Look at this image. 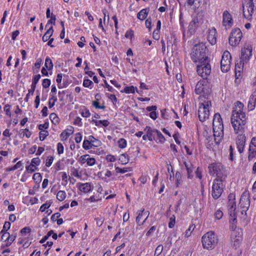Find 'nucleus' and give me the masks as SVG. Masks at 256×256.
<instances>
[{
  "label": "nucleus",
  "instance_id": "nucleus-12",
  "mask_svg": "<svg viewBox=\"0 0 256 256\" xmlns=\"http://www.w3.org/2000/svg\"><path fill=\"white\" fill-rule=\"evenodd\" d=\"M242 37V34L238 28L232 30L229 38V43L232 46H236L240 44Z\"/></svg>",
  "mask_w": 256,
  "mask_h": 256
},
{
  "label": "nucleus",
  "instance_id": "nucleus-52",
  "mask_svg": "<svg viewBox=\"0 0 256 256\" xmlns=\"http://www.w3.org/2000/svg\"><path fill=\"white\" fill-rule=\"evenodd\" d=\"M163 246L162 244L158 245L154 252V256H158L160 254L163 250Z\"/></svg>",
  "mask_w": 256,
  "mask_h": 256
},
{
  "label": "nucleus",
  "instance_id": "nucleus-28",
  "mask_svg": "<svg viewBox=\"0 0 256 256\" xmlns=\"http://www.w3.org/2000/svg\"><path fill=\"white\" fill-rule=\"evenodd\" d=\"M157 109V107L156 106H148L146 108V110L148 112H150V116L151 118L154 120L157 118V114L156 113V110Z\"/></svg>",
  "mask_w": 256,
  "mask_h": 256
},
{
  "label": "nucleus",
  "instance_id": "nucleus-48",
  "mask_svg": "<svg viewBox=\"0 0 256 256\" xmlns=\"http://www.w3.org/2000/svg\"><path fill=\"white\" fill-rule=\"evenodd\" d=\"M176 224V216L174 215H172L170 218V222H168V228H173Z\"/></svg>",
  "mask_w": 256,
  "mask_h": 256
},
{
  "label": "nucleus",
  "instance_id": "nucleus-61",
  "mask_svg": "<svg viewBox=\"0 0 256 256\" xmlns=\"http://www.w3.org/2000/svg\"><path fill=\"white\" fill-rule=\"evenodd\" d=\"M50 84V79L45 78L43 80L42 85L44 88H49Z\"/></svg>",
  "mask_w": 256,
  "mask_h": 256
},
{
  "label": "nucleus",
  "instance_id": "nucleus-43",
  "mask_svg": "<svg viewBox=\"0 0 256 256\" xmlns=\"http://www.w3.org/2000/svg\"><path fill=\"white\" fill-rule=\"evenodd\" d=\"M36 87L31 86V88L28 90V92L26 95V98H24V100L26 102L28 101L29 97L30 96H32L34 94V92L35 90Z\"/></svg>",
  "mask_w": 256,
  "mask_h": 256
},
{
  "label": "nucleus",
  "instance_id": "nucleus-35",
  "mask_svg": "<svg viewBox=\"0 0 256 256\" xmlns=\"http://www.w3.org/2000/svg\"><path fill=\"white\" fill-rule=\"evenodd\" d=\"M49 117L53 124L56 125L60 122V118L56 113L50 114Z\"/></svg>",
  "mask_w": 256,
  "mask_h": 256
},
{
  "label": "nucleus",
  "instance_id": "nucleus-19",
  "mask_svg": "<svg viewBox=\"0 0 256 256\" xmlns=\"http://www.w3.org/2000/svg\"><path fill=\"white\" fill-rule=\"evenodd\" d=\"M256 156V136L252 138L248 148V160H252Z\"/></svg>",
  "mask_w": 256,
  "mask_h": 256
},
{
  "label": "nucleus",
  "instance_id": "nucleus-14",
  "mask_svg": "<svg viewBox=\"0 0 256 256\" xmlns=\"http://www.w3.org/2000/svg\"><path fill=\"white\" fill-rule=\"evenodd\" d=\"M252 55V46L250 44H246L241 50L242 62H248Z\"/></svg>",
  "mask_w": 256,
  "mask_h": 256
},
{
  "label": "nucleus",
  "instance_id": "nucleus-49",
  "mask_svg": "<svg viewBox=\"0 0 256 256\" xmlns=\"http://www.w3.org/2000/svg\"><path fill=\"white\" fill-rule=\"evenodd\" d=\"M48 135V132L47 130L40 131L39 133V138L40 140H44Z\"/></svg>",
  "mask_w": 256,
  "mask_h": 256
},
{
  "label": "nucleus",
  "instance_id": "nucleus-53",
  "mask_svg": "<svg viewBox=\"0 0 256 256\" xmlns=\"http://www.w3.org/2000/svg\"><path fill=\"white\" fill-rule=\"evenodd\" d=\"M160 142L164 143L165 142V138L162 134L158 130L156 132V134Z\"/></svg>",
  "mask_w": 256,
  "mask_h": 256
},
{
  "label": "nucleus",
  "instance_id": "nucleus-40",
  "mask_svg": "<svg viewBox=\"0 0 256 256\" xmlns=\"http://www.w3.org/2000/svg\"><path fill=\"white\" fill-rule=\"evenodd\" d=\"M11 108L12 106L8 104H6L4 108V110L6 114L10 118L12 116Z\"/></svg>",
  "mask_w": 256,
  "mask_h": 256
},
{
  "label": "nucleus",
  "instance_id": "nucleus-10",
  "mask_svg": "<svg viewBox=\"0 0 256 256\" xmlns=\"http://www.w3.org/2000/svg\"><path fill=\"white\" fill-rule=\"evenodd\" d=\"M211 106V102L209 100L200 103L198 110V118L200 121L204 122L208 118Z\"/></svg>",
  "mask_w": 256,
  "mask_h": 256
},
{
  "label": "nucleus",
  "instance_id": "nucleus-15",
  "mask_svg": "<svg viewBox=\"0 0 256 256\" xmlns=\"http://www.w3.org/2000/svg\"><path fill=\"white\" fill-rule=\"evenodd\" d=\"M228 212L229 214L234 216V212L236 210V195L234 193H230L228 196Z\"/></svg>",
  "mask_w": 256,
  "mask_h": 256
},
{
  "label": "nucleus",
  "instance_id": "nucleus-21",
  "mask_svg": "<svg viewBox=\"0 0 256 256\" xmlns=\"http://www.w3.org/2000/svg\"><path fill=\"white\" fill-rule=\"evenodd\" d=\"M150 212L148 211L144 212L142 210L138 216L136 218V222L139 225H142L147 220Z\"/></svg>",
  "mask_w": 256,
  "mask_h": 256
},
{
  "label": "nucleus",
  "instance_id": "nucleus-33",
  "mask_svg": "<svg viewBox=\"0 0 256 256\" xmlns=\"http://www.w3.org/2000/svg\"><path fill=\"white\" fill-rule=\"evenodd\" d=\"M99 98L100 95L98 94H96L95 95V98L96 100L92 102V106H94L96 108L104 110L105 108V106L104 105H102V106H100L98 102Z\"/></svg>",
  "mask_w": 256,
  "mask_h": 256
},
{
  "label": "nucleus",
  "instance_id": "nucleus-3",
  "mask_svg": "<svg viewBox=\"0 0 256 256\" xmlns=\"http://www.w3.org/2000/svg\"><path fill=\"white\" fill-rule=\"evenodd\" d=\"M202 23L203 20L202 16L198 14L196 16L193 18L190 22L188 26V32L186 34L184 28V24L182 22H180V24L181 28L182 29L183 36L184 38L186 36L188 38L190 37L195 33L197 28L200 26Z\"/></svg>",
  "mask_w": 256,
  "mask_h": 256
},
{
  "label": "nucleus",
  "instance_id": "nucleus-51",
  "mask_svg": "<svg viewBox=\"0 0 256 256\" xmlns=\"http://www.w3.org/2000/svg\"><path fill=\"white\" fill-rule=\"evenodd\" d=\"M16 238V236L15 235H10L8 234V238H6V240H7V244L6 246H10L12 243L15 240Z\"/></svg>",
  "mask_w": 256,
  "mask_h": 256
},
{
  "label": "nucleus",
  "instance_id": "nucleus-23",
  "mask_svg": "<svg viewBox=\"0 0 256 256\" xmlns=\"http://www.w3.org/2000/svg\"><path fill=\"white\" fill-rule=\"evenodd\" d=\"M216 31L214 28L210 30L208 35V40L212 44H214L216 42Z\"/></svg>",
  "mask_w": 256,
  "mask_h": 256
},
{
  "label": "nucleus",
  "instance_id": "nucleus-24",
  "mask_svg": "<svg viewBox=\"0 0 256 256\" xmlns=\"http://www.w3.org/2000/svg\"><path fill=\"white\" fill-rule=\"evenodd\" d=\"M74 128L70 126L69 128L66 129L60 134V136L62 141L66 140L68 138L73 134Z\"/></svg>",
  "mask_w": 256,
  "mask_h": 256
},
{
  "label": "nucleus",
  "instance_id": "nucleus-2",
  "mask_svg": "<svg viewBox=\"0 0 256 256\" xmlns=\"http://www.w3.org/2000/svg\"><path fill=\"white\" fill-rule=\"evenodd\" d=\"M212 126L214 141L218 144L224 136V125L220 114L216 113L214 115Z\"/></svg>",
  "mask_w": 256,
  "mask_h": 256
},
{
  "label": "nucleus",
  "instance_id": "nucleus-64",
  "mask_svg": "<svg viewBox=\"0 0 256 256\" xmlns=\"http://www.w3.org/2000/svg\"><path fill=\"white\" fill-rule=\"evenodd\" d=\"M80 114L84 118H88L90 116V112L88 109H85L84 110H82Z\"/></svg>",
  "mask_w": 256,
  "mask_h": 256
},
{
  "label": "nucleus",
  "instance_id": "nucleus-56",
  "mask_svg": "<svg viewBox=\"0 0 256 256\" xmlns=\"http://www.w3.org/2000/svg\"><path fill=\"white\" fill-rule=\"evenodd\" d=\"M64 147L62 144L60 142H58L57 144V152L58 154H61L64 153Z\"/></svg>",
  "mask_w": 256,
  "mask_h": 256
},
{
  "label": "nucleus",
  "instance_id": "nucleus-60",
  "mask_svg": "<svg viewBox=\"0 0 256 256\" xmlns=\"http://www.w3.org/2000/svg\"><path fill=\"white\" fill-rule=\"evenodd\" d=\"M223 216V212L222 210H218L214 213V218L216 220H220Z\"/></svg>",
  "mask_w": 256,
  "mask_h": 256
},
{
  "label": "nucleus",
  "instance_id": "nucleus-58",
  "mask_svg": "<svg viewBox=\"0 0 256 256\" xmlns=\"http://www.w3.org/2000/svg\"><path fill=\"white\" fill-rule=\"evenodd\" d=\"M106 96L114 104L117 102V98L114 94H106Z\"/></svg>",
  "mask_w": 256,
  "mask_h": 256
},
{
  "label": "nucleus",
  "instance_id": "nucleus-36",
  "mask_svg": "<svg viewBox=\"0 0 256 256\" xmlns=\"http://www.w3.org/2000/svg\"><path fill=\"white\" fill-rule=\"evenodd\" d=\"M66 198V193L64 190H59L56 194V198L62 202Z\"/></svg>",
  "mask_w": 256,
  "mask_h": 256
},
{
  "label": "nucleus",
  "instance_id": "nucleus-27",
  "mask_svg": "<svg viewBox=\"0 0 256 256\" xmlns=\"http://www.w3.org/2000/svg\"><path fill=\"white\" fill-rule=\"evenodd\" d=\"M184 164L187 171L188 178H192L193 177V175L192 174L194 170L193 165L191 162H184Z\"/></svg>",
  "mask_w": 256,
  "mask_h": 256
},
{
  "label": "nucleus",
  "instance_id": "nucleus-20",
  "mask_svg": "<svg viewBox=\"0 0 256 256\" xmlns=\"http://www.w3.org/2000/svg\"><path fill=\"white\" fill-rule=\"evenodd\" d=\"M232 246L235 249L239 248L242 240V237L240 235H237L236 232H234L231 235Z\"/></svg>",
  "mask_w": 256,
  "mask_h": 256
},
{
  "label": "nucleus",
  "instance_id": "nucleus-9",
  "mask_svg": "<svg viewBox=\"0 0 256 256\" xmlns=\"http://www.w3.org/2000/svg\"><path fill=\"white\" fill-rule=\"evenodd\" d=\"M197 72L203 79L206 80L211 72V66L210 64V59L206 58L197 65Z\"/></svg>",
  "mask_w": 256,
  "mask_h": 256
},
{
  "label": "nucleus",
  "instance_id": "nucleus-4",
  "mask_svg": "<svg viewBox=\"0 0 256 256\" xmlns=\"http://www.w3.org/2000/svg\"><path fill=\"white\" fill-rule=\"evenodd\" d=\"M206 47L202 44H196L192 49L190 58L194 62L200 63L208 58L206 56Z\"/></svg>",
  "mask_w": 256,
  "mask_h": 256
},
{
  "label": "nucleus",
  "instance_id": "nucleus-17",
  "mask_svg": "<svg viewBox=\"0 0 256 256\" xmlns=\"http://www.w3.org/2000/svg\"><path fill=\"white\" fill-rule=\"evenodd\" d=\"M222 25L226 29L230 28L233 24L232 16L228 10H225L222 14Z\"/></svg>",
  "mask_w": 256,
  "mask_h": 256
},
{
  "label": "nucleus",
  "instance_id": "nucleus-30",
  "mask_svg": "<svg viewBox=\"0 0 256 256\" xmlns=\"http://www.w3.org/2000/svg\"><path fill=\"white\" fill-rule=\"evenodd\" d=\"M144 130L146 131V134L149 136V140L152 141L158 130H152L150 126H146Z\"/></svg>",
  "mask_w": 256,
  "mask_h": 256
},
{
  "label": "nucleus",
  "instance_id": "nucleus-46",
  "mask_svg": "<svg viewBox=\"0 0 256 256\" xmlns=\"http://www.w3.org/2000/svg\"><path fill=\"white\" fill-rule=\"evenodd\" d=\"M52 204L50 201H47L45 204H43L40 208V210L42 212H44L45 210L48 208Z\"/></svg>",
  "mask_w": 256,
  "mask_h": 256
},
{
  "label": "nucleus",
  "instance_id": "nucleus-11",
  "mask_svg": "<svg viewBox=\"0 0 256 256\" xmlns=\"http://www.w3.org/2000/svg\"><path fill=\"white\" fill-rule=\"evenodd\" d=\"M240 206L242 208V214L246 216V211L250 206V194L247 190H245L242 194L240 200Z\"/></svg>",
  "mask_w": 256,
  "mask_h": 256
},
{
  "label": "nucleus",
  "instance_id": "nucleus-59",
  "mask_svg": "<svg viewBox=\"0 0 256 256\" xmlns=\"http://www.w3.org/2000/svg\"><path fill=\"white\" fill-rule=\"evenodd\" d=\"M10 225L11 224L10 222H6L3 226L2 230L1 231V233L4 232H7L8 230L10 228Z\"/></svg>",
  "mask_w": 256,
  "mask_h": 256
},
{
  "label": "nucleus",
  "instance_id": "nucleus-45",
  "mask_svg": "<svg viewBox=\"0 0 256 256\" xmlns=\"http://www.w3.org/2000/svg\"><path fill=\"white\" fill-rule=\"evenodd\" d=\"M175 176L176 180V186H178L179 185L181 184L182 182L181 174L179 172H176V173Z\"/></svg>",
  "mask_w": 256,
  "mask_h": 256
},
{
  "label": "nucleus",
  "instance_id": "nucleus-31",
  "mask_svg": "<svg viewBox=\"0 0 256 256\" xmlns=\"http://www.w3.org/2000/svg\"><path fill=\"white\" fill-rule=\"evenodd\" d=\"M88 138L90 140V142L91 143V145L92 146V147H98L102 144V142L100 140L92 136H88Z\"/></svg>",
  "mask_w": 256,
  "mask_h": 256
},
{
  "label": "nucleus",
  "instance_id": "nucleus-55",
  "mask_svg": "<svg viewBox=\"0 0 256 256\" xmlns=\"http://www.w3.org/2000/svg\"><path fill=\"white\" fill-rule=\"evenodd\" d=\"M54 158L52 156H48L46 160V166L47 167H50L53 162Z\"/></svg>",
  "mask_w": 256,
  "mask_h": 256
},
{
  "label": "nucleus",
  "instance_id": "nucleus-44",
  "mask_svg": "<svg viewBox=\"0 0 256 256\" xmlns=\"http://www.w3.org/2000/svg\"><path fill=\"white\" fill-rule=\"evenodd\" d=\"M23 131L20 134L21 138H23L26 136L27 138H29L32 135V132L29 130L28 128H25L24 130H22Z\"/></svg>",
  "mask_w": 256,
  "mask_h": 256
},
{
  "label": "nucleus",
  "instance_id": "nucleus-1",
  "mask_svg": "<svg viewBox=\"0 0 256 256\" xmlns=\"http://www.w3.org/2000/svg\"><path fill=\"white\" fill-rule=\"evenodd\" d=\"M244 104L240 102H236L231 117V124L236 134L244 132L246 118L243 112Z\"/></svg>",
  "mask_w": 256,
  "mask_h": 256
},
{
  "label": "nucleus",
  "instance_id": "nucleus-41",
  "mask_svg": "<svg viewBox=\"0 0 256 256\" xmlns=\"http://www.w3.org/2000/svg\"><path fill=\"white\" fill-rule=\"evenodd\" d=\"M32 178L36 184H39L42 180V176L40 173L37 172L33 175Z\"/></svg>",
  "mask_w": 256,
  "mask_h": 256
},
{
  "label": "nucleus",
  "instance_id": "nucleus-5",
  "mask_svg": "<svg viewBox=\"0 0 256 256\" xmlns=\"http://www.w3.org/2000/svg\"><path fill=\"white\" fill-rule=\"evenodd\" d=\"M218 238L214 233L212 231L205 234L202 237V242L204 248L213 249L218 242Z\"/></svg>",
  "mask_w": 256,
  "mask_h": 256
},
{
  "label": "nucleus",
  "instance_id": "nucleus-50",
  "mask_svg": "<svg viewBox=\"0 0 256 256\" xmlns=\"http://www.w3.org/2000/svg\"><path fill=\"white\" fill-rule=\"evenodd\" d=\"M120 148H124L126 146V141L124 138H120L118 142Z\"/></svg>",
  "mask_w": 256,
  "mask_h": 256
},
{
  "label": "nucleus",
  "instance_id": "nucleus-7",
  "mask_svg": "<svg viewBox=\"0 0 256 256\" xmlns=\"http://www.w3.org/2000/svg\"><path fill=\"white\" fill-rule=\"evenodd\" d=\"M210 92V88L207 80L203 79L198 81L196 86L195 92L197 94H200L202 100V98H206L208 96Z\"/></svg>",
  "mask_w": 256,
  "mask_h": 256
},
{
  "label": "nucleus",
  "instance_id": "nucleus-39",
  "mask_svg": "<svg viewBox=\"0 0 256 256\" xmlns=\"http://www.w3.org/2000/svg\"><path fill=\"white\" fill-rule=\"evenodd\" d=\"M136 89V88H135L133 86H126L124 90V92H126V94H134L135 92V90Z\"/></svg>",
  "mask_w": 256,
  "mask_h": 256
},
{
  "label": "nucleus",
  "instance_id": "nucleus-8",
  "mask_svg": "<svg viewBox=\"0 0 256 256\" xmlns=\"http://www.w3.org/2000/svg\"><path fill=\"white\" fill-rule=\"evenodd\" d=\"M225 179H214L212 182V197L217 200L222 195L225 186L224 182Z\"/></svg>",
  "mask_w": 256,
  "mask_h": 256
},
{
  "label": "nucleus",
  "instance_id": "nucleus-16",
  "mask_svg": "<svg viewBox=\"0 0 256 256\" xmlns=\"http://www.w3.org/2000/svg\"><path fill=\"white\" fill-rule=\"evenodd\" d=\"M236 138V144L240 154H242L246 144V136L244 132L238 133Z\"/></svg>",
  "mask_w": 256,
  "mask_h": 256
},
{
  "label": "nucleus",
  "instance_id": "nucleus-26",
  "mask_svg": "<svg viewBox=\"0 0 256 256\" xmlns=\"http://www.w3.org/2000/svg\"><path fill=\"white\" fill-rule=\"evenodd\" d=\"M230 218V228L234 230L236 228L237 224V212H234V216L229 214Z\"/></svg>",
  "mask_w": 256,
  "mask_h": 256
},
{
  "label": "nucleus",
  "instance_id": "nucleus-25",
  "mask_svg": "<svg viewBox=\"0 0 256 256\" xmlns=\"http://www.w3.org/2000/svg\"><path fill=\"white\" fill-rule=\"evenodd\" d=\"M78 188L81 192L87 193L92 191V186L91 184L88 182L79 184Z\"/></svg>",
  "mask_w": 256,
  "mask_h": 256
},
{
  "label": "nucleus",
  "instance_id": "nucleus-32",
  "mask_svg": "<svg viewBox=\"0 0 256 256\" xmlns=\"http://www.w3.org/2000/svg\"><path fill=\"white\" fill-rule=\"evenodd\" d=\"M54 32V30L52 26L49 28L46 32L42 36V40L44 42H47L52 36Z\"/></svg>",
  "mask_w": 256,
  "mask_h": 256
},
{
  "label": "nucleus",
  "instance_id": "nucleus-54",
  "mask_svg": "<svg viewBox=\"0 0 256 256\" xmlns=\"http://www.w3.org/2000/svg\"><path fill=\"white\" fill-rule=\"evenodd\" d=\"M40 74L35 75L34 77V78L32 81V84L31 86H34L36 88V85L38 82V80L40 78Z\"/></svg>",
  "mask_w": 256,
  "mask_h": 256
},
{
  "label": "nucleus",
  "instance_id": "nucleus-34",
  "mask_svg": "<svg viewBox=\"0 0 256 256\" xmlns=\"http://www.w3.org/2000/svg\"><path fill=\"white\" fill-rule=\"evenodd\" d=\"M53 66L54 65L52 60L48 56H47L45 60L44 66V67L46 68L48 70H50L53 68Z\"/></svg>",
  "mask_w": 256,
  "mask_h": 256
},
{
  "label": "nucleus",
  "instance_id": "nucleus-37",
  "mask_svg": "<svg viewBox=\"0 0 256 256\" xmlns=\"http://www.w3.org/2000/svg\"><path fill=\"white\" fill-rule=\"evenodd\" d=\"M56 101H57V98H56V96L51 94V97L49 98V100H48L49 108H52L55 105V103Z\"/></svg>",
  "mask_w": 256,
  "mask_h": 256
},
{
  "label": "nucleus",
  "instance_id": "nucleus-13",
  "mask_svg": "<svg viewBox=\"0 0 256 256\" xmlns=\"http://www.w3.org/2000/svg\"><path fill=\"white\" fill-rule=\"evenodd\" d=\"M232 56L229 52L226 50L222 56L220 67L222 72H228L230 67Z\"/></svg>",
  "mask_w": 256,
  "mask_h": 256
},
{
  "label": "nucleus",
  "instance_id": "nucleus-22",
  "mask_svg": "<svg viewBox=\"0 0 256 256\" xmlns=\"http://www.w3.org/2000/svg\"><path fill=\"white\" fill-rule=\"evenodd\" d=\"M256 90H254L250 97L248 104V108L249 110H252L256 107Z\"/></svg>",
  "mask_w": 256,
  "mask_h": 256
},
{
  "label": "nucleus",
  "instance_id": "nucleus-62",
  "mask_svg": "<svg viewBox=\"0 0 256 256\" xmlns=\"http://www.w3.org/2000/svg\"><path fill=\"white\" fill-rule=\"evenodd\" d=\"M36 170V168L34 164H30V165L26 166V170L28 172L32 173L34 172Z\"/></svg>",
  "mask_w": 256,
  "mask_h": 256
},
{
  "label": "nucleus",
  "instance_id": "nucleus-47",
  "mask_svg": "<svg viewBox=\"0 0 256 256\" xmlns=\"http://www.w3.org/2000/svg\"><path fill=\"white\" fill-rule=\"evenodd\" d=\"M83 86L85 88H89L91 89V86L93 85V82L89 79H84L83 82Z\"/></svg>",
  "mask_w": 256,
  "mask_h": 256
},
{
  "label": "nucleus",
  "instance_id": "nucleus-18",
  "mask_svg": "<svg viewBox=\"0 0 256 256\" xmlns=\"http://www.w3.org/2000/svg\"><path fill=\"white\" fill-rule=\"evenodd\" d=\"M243 7V16L248 20H251L252 18V16L254 12L255 7L250 6L245 3L242 4Z\"/></svg>",
  "mask_w": 256,
  "mask_h": 256
},
{
  "label": "nucleus",
  "instance_id": "nucleus-38",
  "mask_svg": "<svg viewBox=\"0 0 256 256\" xmlns=\"http://www.w3.org/2000/svg\"><path fill=\"white\" fill-rule=\"evenodd\" d=\"M82 147L84 150H90L93 148L91 145V143L90 142V140L88 138V140H84Z\"/></svg>",
  "mask_w": 256,
  "mask_h": 256
},
{
  "label": "nucleus",
  "instance_id": "nucleus-6",
  "mask_svg": "<svg viewBox=\"0 0 256 256\" xmlns=\"http://www.w3.org/2000/svg\"><path fill=\"white\" fill-rule=\"evenodd\" d=\"M208 169L210 175L216 176L215 179H225L226 176L224 169L220 163H212L208 166Z\"/></svg>",
  "mask_w": 256,
  "mask_h": 256
},
{
  "label": "nucleus",
  "instance_id": "nucleus-63",
  "mask_svg": "<svg viewBox=\"0 0 256 256\" xmlns=\"http://www.w3.org/2000/svg\"><path fill=\"white\" fill-rule=\"evenodd\" d=\"M30 228L29 227H24L20 230V233L24 236H26V234H30Z\"/></svg>",
  "mask_w": 256,
  "mask_h": 256
},
{
  "label": "nucleus",
  "instance_id": "nucleus-57",
  "mask_svg": "<svg viewBox=\"0 0 256 256\" xmlns=\"http://www.w3.org/2000/svg\"><path fill=\"white\" fill-rule=\"evenodd\" d=\"M128 168H120L118 166L116 167V172L117 173H121V174H124L128 172Z\"/></svg>",
  "mask_w": 256,
  "mask_h": 256
},
{
  "label": "nucleus",
  "instance_id": "nucleus-29",
  "mask_svg": "<svg viewBox=\"0 0 256 256\" xmlns=\"http://www.w3.org/2000/svg\"><path fill=\"white\" fill-rule=\"evenodd\" d=\"M149 12H150V9L148 8H146L142 9L137 14V18L140 20H143L146 18L147 17V16L148 15Z\"/></svg>",
  "mask_w": 256,
  "mask_h": 256
},
{
  "label": "nucleus",
  "instance_id": "nucleus-42",
  "mask_svg": "<svg viewBox=\"0 0 256 256\" xmlns=\"http://www.w3.org/2000/svg\"><path fill=\"white\" fill-rule=\"evenodd\" d=\"M119 160L123 164H126L128 162V156L126 154H122L120 156Z\"/></svg>",
  "mask_w": 256,
  "mask_h": 256
}]
</instances>
